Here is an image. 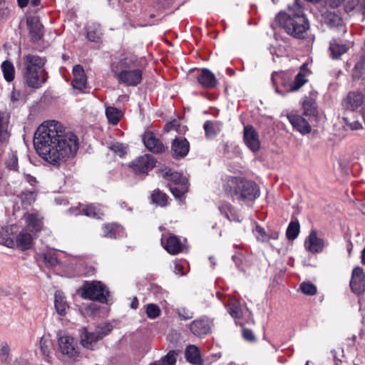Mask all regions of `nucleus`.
Wrapping results in <instances>:
<instances>
[{"label":"nucleus","mask_w":365,"mask_h":365,"mask_svg":"<svg viewBox=\"0 0 365 365\" xmlns=\"http://www.w3.org/2000/svg\"><path fill=\"white\" fill-rule=\"evenodd\" d=\"M111 330L112 326L110 324L98 325L92 331L83 327L79 329L80 343L83 347L93 350L97 342L108 335Z\"/></svg>","instance_id":"6"},{"label":"nucleus","mask_w":365,"mask_h":365,"mask_svg":"<svg viewBox=\"0 0 365 365\" xmlns=\"http://www.w3.org/2000/svg\"><path fill=\"white\" fill-rule=\"evenodd\" d=\"M54 297V306L56 312L61 316H65L69 309V305L63 293L61 291H56Z\"/></svg>","instance_id":"28"},{"label":"nucleus","mask_w":365,"mask_h":365,"mask_svg":"<svg viewBox=\"0 0 365 365\" xmlns=\"http://www.w3.org/2000/svg\"><path fill=\"white\" fill-rule=\"evenodd\" d=\"M287 118L292 125L301 134L306 135L311 132V125L302 116L292 112L287 115Z\"/></svg>","instance_id":"20"},{"label":"nucleus","mask_w":365,"mask_h":365,"mask_svg":"<svg viewBox=\"0 0 365 365\" xmlns=\"http://www.w3.org/2000/svg\"><path fill=\"white\" fill-rule=\"evenodd\" d=\"M157 362H159L160 365H175L176 363L175 353L170 351Z\"/></svg>","instance_id":"49"},{"label":"nucleus","mask_w":365,"mask_h":365,"mask_svg":"<svg viewBox=\"0 0 365 365\" xmlns=\"http://www.w3.org/2000/svg\"><path fill=\"white\" fill-rule=\"evenodd\" d=\"M73 79L72 86L73 88L82 91L86 88L87 78L83 67L80 65H76L73 68Z\"/></svg>","instance_id":"23"},{"label":"nucleus","mask_w":365,"mask_h":365,"mask_svg":"<svg viewBox=\"0 0 365 365\" xmlns=\"http://www.w3.org/2000/svg\"><path fill=\"white\" fill-rule=\"evenodd\" d=\"M27 226L31 231L38 232L41 227V221L35 214L27 213L24 215Z\"/></svg>","instance_id":"37"},{"label":"nucleus","mask_w":365,"mask_h":365,"mask_svg":"<svg viewBox=\"0 0 365 365\" xmlns=\"http://www.w3.org/2000/svg\"><path fill=\"white\" fill-rule=\"evenodd\" d=\"M348 50L346 44L339 43L336 39H333L329 43L330 56L332 58H338Z\"/></svg>","instance_id":"33"},{"label":"nucleus","mask_w":365,"mask_h":365,"mask_svg":"<svg viewBox=\"0 0 365 365\" xmlns=\"http://www.w3.org/2000/svg\"><path fill=\"white\" fill-rule=\"evenodd\" d=\"M350 287L354 293L361 294L365 290V274L363 269L359 267H355L352 271Z\"/></svg>","instance_id":"16"},{"label":"nucleus","mask_w":365,"mask_h":365,"mask_svg":"<svg viewBox=\"0 0 365 365\" xmlns=\"http://www.w3.org/2000/svg\"><path fill=\"white\" fill-rule=\"evenodd\" d=\"M102 33L99 25L89 26L87 28V37L91 41H96L101 38Z\"/></svg>","instance_id":"46"},{"label":"nucleus","mask_w":365,"mask_h":365,"mask_svg":"<svg viewBox=\"0 0 365 365\" xmlns=\"http://www.w3.org/2000/svg\"><path fill=\"white\" fill-rule=\"evenodd\" d=\"M140 61L134 55H127L114 63L112 71L119 83L136 86L142 81L143 71L139 68Z\"/></svg>","instance_id":"3"},{"label":"nucleus","mask_w":365,"mask_h":365,"mask_svg":"<svg viewBox=\"0 0 365 365\" xmlns=\"http://www.w3.org/2000/svg\"><path fill=\"white\" fill-rule=\"evenodd\" d=\"M344 0H326V3L331 8H336L343 2Z\"/></svg>","instance_id":"63"},{"label":"nucleus","mask_w":365,"mask_h":365,"mask_svg":"<svg viewBox=\"0 0 365 365\" xmlns=\"http://www.w3.org/2000/svg\"><path fill=\"white\" fill-rule=\"evenodd\" d=\"M325 246L324 240L319 237L315 230H312L304 241L305 250L312 254L322 252Z\"/></svg>","instance_id":"15"},{"label":"nucleus","mask_w":365,"mask_h":365,"mask_svg":"<svg viewBox=\"0 0 365 365\" xmlns=\"http://www.w3.org/2000/svg\"><path fill=\"white\" fill-rule=\"evenodd\" d=\"M39 347L43 359L50 362L52 359L51 341L48 338L42 336L39 341Z\"/></svg>","instance_id":"34"},{"label":"nucleus","mask_w":365,"mask_h":365,"mask_svg":"<svg viewBox=\"0 0 365 365\" xmlns=\"http://www.w3.org/2000/svg\"><path fill=\"white\" fill-rule=\"evenodd\" d=\"M219 210L220 212L230 221L240 222V215L230 203H222L219 207Z\"/></svg>","instance_id":"30"},{"label":"nucleus","mask_w":365,"mask_h":365,"mask_svg":"<svg viewBox=\"0 0 365 365\" xmlns=\"http://www.w3.org/2000/svg\"><path fill=\"white\" fill-rule=\"evenodd\" d=\"M343 1L344 2L346 11H352L359 3L358 0H344Z\"/></svg>","instance_id":"59"},{"label":"nucleus","mask_w":365,"mask_h":365,"mask_svg":"<svg viewBox=\"0 0 365 365\" xmlns=\"http://www.w3.org/2000/svg\"><path fill=\"white\" fill-rule=\"evenodd\" d=\"M106 115L110 123L116 125L122 118L123 113L120 110L110 106L106 108Z\"/></svg>","instance_id":"35"},{"label":"nucleus","mask_w":365,"mask_h":365,"mask_svg":"<svg viewBox=\"0 0 365 365\" xmlns=\"http://www.w3.org/2000/svg\"><path fill=\"white\" fill-rule=\"evenodd\" d=\"M58 350L67 360L78 361L81 358V351L77 340L69 334H57Z\"/></svg>","instance_id":"7"},{"label":"nucleus","mask_w":365,"mask_h":365,"mask_svg":"<svg viewBox=\"0 0 365 365\" xmlns=\"http://www.w3.org/2000/svg\"><path fill=\"white\" fill-rule=\"evenodd\" d=\"M103 236L110 239H116L124 236L123 228L118 224H108L103 227Z\"/></svg>","instance_id":"27"},{"label":"nucleus","mask_w":365,"mask_h":365,"mask_svg":"<svg viewBox=\"0 0 365 365\" xmlns=\"http://www.w3.org/2000/svg\"><path fill=\"white\" fill-rule=\"evenodd\" d=\"M83 214L88 217L101 218L103 211L100 205H90L83 210Z\"/></svg>","instance_id":"41"},{"label":"nucleus","mask_w":365,"mask_h":365,"mask_svg":"<svg viewBox=\"0 0 365 365\" xmlns=\"http://www.w3.org/2000/svg\"><path fill=\"white\" fill-rule=\"evenodd\" d=\"M1 70L4 79L7 82H11L14 79L15 69L13 63L9 61H5L1 64Z\"/></svg>","instance_id":"36"},{"label":"nucleus","mask_w":365,"mask_h":365,"mask_svg":"<svg viewBox=\"0 0 365 365\" xmlns=\"http://www.w3.org/2000/svg\"><path fill=\"white\" fill-rule=\"evenodd\" d=\"M243 140L252 152L257 153L260 150L261 143L259 135L252 125H247L244 127Z\"/></svg>","instance_id":"13"},{"label":"nucleus","mask_w":365,"mask_h":365,"mask_svg":"<svg viewBox=\"0 0 365 365\" xmlns=\"http://www.w3.org/2000/svg\"><path fill=\"white\" fill-rule=\"evenodd\" d=\"M300 225L298 221H292L287 229L286 235L289 240H295L299 233Z\"/></svg>","instance_id":"42"},{"label":"nucleus","mask_w":365,"mask_h":365,"mask_svg":"<svg viewBox=\"0 0 365 365\" xmlns=\"http://www.w3.org/2000/svg\"><path fill=\"white\" fill-rule=\"evenodd\" d=\"M227 310L232 317L240 319L242 316V310L240 302L235 299H231L227 306Z\"/></svg>","instance_id":"39"},{"label":"nucleus","mask_w":365,"mask_h":365,"mask_svg":"<svg viewBox=\"0 0 365 365\" xmlns=\"http://www.w3.org/2000/svg\"><path fill=\"white\" fill-rule=\"evenodd\" d=\"M23 77L26 85L38 88L45 83L46 73L43 68L44 58L33 54H27L23 58Z\"/></svg>","instance_id":"4"},{"label":"nucleus","mask_w":365,"mask_h":365,"mask_svg":"<svg viewBox=\"0 0 365 365\" xmlns=\"http://www.w3.org/2000/svg\"><path fill=\"white\" fill-rule=\"evenodd\" d=\"M33 237L31 234L26 232H21L16 236V246L21 250H29L32 244Z\"/></svg>","instance_id":"31"},{"label":"nucleus","mask_w":365,"mask_h":365,"mask_svg":"<svg viewBox=\"0 0 365 365\" xmlns=\"http://www.w3.org/2000/svg\"><path fill=\"white\" fill-rule=\"evenodd\" d=\"M10 354V349L8 344H4L0 349V359L1 361H6Z\"/></svg>","instance_id":"53"},{"label":"nucleus","mask_w":365,"mask_h":365,"mask_svg":"<svg viewBox=\"0 0 365 365\" xmlns=\"http://www.w3.org/2000/svg\"><path fill=\"white\" fill-rule=\"evenodd\" d=\"M211 324L209 319L202 318L193 321L190 324V329L194 335L202 336L210 332Z\"/></svg>","instance_id":"21"},{"label":"nucleus","mask_w":365,"mask_h":365,"mask_svg":"<svg viewBox=\"0 0 365 365\" xmlns=\"http://www.w3.org/2000/svg\"><path fill=\"white\" fill-rule=\"evenodd\" d=\"M84 299H91L104 303L107 301L109 292L106 287L99 281H86L78 290Z\"/></svg>","instance_id":"8"},{"label":"nucleus","mask_w":365,"mask_h":365,"mask_svg":"<svg viewBox=\"0 0 365 365\" xmlns=\"http://www.w3.org/2000/svg\"><path fill=\"white\" fill-rule=\"evenodd\" d=\"M343 351L341 349H338L337 350L334 349L331 351V354L334 358L335 365H343V360L337 357V355H340L342 354Z\"/></svg>","instance_id":"58"},{"label":"nucleus","mask_w":365,"mask_h":365,"mask_svg":"<svg viewBox=\"0 0 365 365\" xmlns=\"http://www.w3.org/2000/svg\"><path fill=\"white\" fill-rule=\"evenodd\" d=\"M272 81L275 86V91L278 93L284 94L285 93L294 91V90H292L294 86L291 78L287 73H273Z\"/></svg>","instance_id":"12"},{"label":"nucleus","mask_w":365,"mask_h":365,"mask_svg":"<svg viewBox=\"0 0 365 365\" xmlns=\"http://www.w3.org/2000/svg\"><path fill=\"white\" fill-rule=\"evenodd\" d=\"M143 142L145 148L150 152L158 154L165 151L163 143L153 132L146 131L143 135Z\"/></svg>","instance_id":"14"},{"label":"nucleus","mask_w":365,"mask_h":365,"mask_svg":"<svg viewBox=\"0 0 365 365\" xmlns=\"http://www.w3.org/2000/svg\"><path fill=\"white\" fill-rule=\"evenodd\" d=\"M196 78L197 82L203 88L212 89L218 84L215 75L208 68L199 70Z\"/></svg>","instance_id":"17"},{"label":"nucleus","mask_w":365,"mask_h":365,"mask_svg":"<svg viewBox=\"0 0 365 365\" xmlns=\"http://www.w3.org/2000/svg\"><path fill=\"white\" fill-rule=\"evenodd\" d=\"M159 175L167 180L170 181L169 187L170 192L175 198L182 200L184 195L187 192L188 185L186 178L178 172H173L170 169L160 170Z\"/></svg>","instance_id":"9"},{"label":"nucleus","mask_w":365,"mask_h":365,"mask_svg":"<svg viewBox=\"0 0 365 365\" xmlns=\"http://www.w3.org/2000/svg\"><path fill=\"white\" fill-rule=\"evenodd\" d=\"M309 74V71L307 68V65L304 63L301 67L299 73L296 76L294 80L292 81V85L294 91L299 90L302 86H303L307 82V76Z\"/></svg>","instance_id":"29"},{"label":"nucleus","mask_w":365,"mask_h":365,"mask_svg":"<svg viewBox=\"0 0 365 365\" xmlns=\"http://www.w3.org/2000/svg\"><path fill=\"white\" fill-rule=\"evenodd\" d=\"M287 9V13L279 12L275 17L276 22L287 34L298 39L304 38L309 29V23L299 1L295 0L292 5L288 6Z\"/></svg>","instance_id":"2"},{"label":"nucleus","mask_w":365,"mask_h":365,"mask_svg":"<svg viewBox=\"0 0 365 365\" xmlns=\"http://www.w3.org/2000/svg\"><path fill=\"white\" fill-rule=\"evenodd\" d=\"M190 144L185 138H176L171 146V152L174 158H183L189 152Z\"/></svg>","instance_id":"22"},{"label":"nucleus","mask_w":365,"mask_h":365,"mask_svg":"<svg viewBox=\"0 0 365 365\" xmlns=\"http://www.w3.org/2000/svg\"><path fill=\"white\" fill-rule=\"evenodd\" d=\"M185 263H182L180 262H175L174 263V272L179 275L182 276L185 274L184 271Z\"/></svg>","instance_id":"55"},{"label":"nucleus","mask_w":365,"mask_h":365,"mask_svg":"<svg viewBox=\"0 0 365 365\" xmlns=\"http://www.w3.org/2000/svg\"><path fill=\"white\" fill-rule=\"evenodd\" d=\"M242 334L243 338L247 341H255V339L253 332L252 331V330H250L249 329H245V328L243 329Z\"/></svg>","instance_id":"57"},{"label":"nucleus","mask_w":365,"mask_h":365,"mask_svg":"<svg viewBox=\"0 0 365 365\" xmlns=\"http://www.w3.org/2000/svg\"><path fill=\"white\" fill-rule=\"evenodd\" d=\"M267 237H268V242L270 240H277L278 239L279 237V232L277 231H275V230H269L268 232H267Z\"/></svg>","instance_id":"64"},{"label":"nucleus","mask_w":365,"mask_h":365,"mask_svg":"<svg viewBox=\"0 0 365 365\" xmlns=\"http://www.w3.org/2000/svg\"><path fill=\"white\" fill-rule=\"evenodd\" d=\"M24 177L25 180L31 186H35L37 183L36 178L29 174H24Z\"/></svg>","instance_id":"61"},{"label":"nucleus","mask_w":365,"mask_h":365,"mask_svg":"<svg viewBox=\"0 0 365 365\" xmlns=\"http://www.w3.org/2000/svg\"><path fill=\"white\" fill-rule=\"evenodd\" d=\"M253 233L257 241L262 242H268L267 232L263 227H260L259 225L255 226V229L253 230Z\"/></svg>","instance_id":"48"},{"label":"nucleus","mask_w":365,"mask_h":365,"mask_svg":"<svg viewBox=\"0 0 365 365\" xmlns=\"http://www.w3.org/2000/svg\"><path fill=\"white\" fill-rule=\"evenodd\" d=\"M36 190H24L18 195V197L24 205H31L36 201Z\"/></svg>","instance_id":"40"},{"label":"nucleus","mask_w":365,"mask_h":365,"mask_svg":"<svg viewBox=\"0 0 365 365\" xmlns=\"http://www.w3.org/2000/svg\"><path fill=\"white\" fill-rule=\"evenodd\" d=\"M43 260L47 267H53L59 264L57 254L53 250H48L43 255Z\"/></svg>","instance_id":"43"},{"label":"nucleus","mask_w":365,"mask_h":365,"mask_svg":"<svg viewBox=\"0 0 365 365\" xmlns=\"http://www.w3.org/2000/svg\"><path fill=\"white\" fill-rule=\"evenodd\" d=\"M6 166L8 169L16 170L18 168V158L16 154L11 153L9 155L6 160Z\"/></svg>","instance_id":"51"},{"label":"nucleus","mask_w":365,"mask_h":365,"mask_svg":"<svg viewBox=\"0 0 365 365\" xmlns=\"http://www.w3.org/2000/svg\"><path fill=\"white\" fill-rule=\"evenodd\" d=\"M109 149L116 155L122 157L126 153V148L120 143H114L109 145Z\"/></svg>","instance_id":"52"},{"label":"nucleus","mask_w":365,"mask_h":365,"mask_svg":"<svg viewBox=\"0 0 365 365\" xmlns=\"http://www.w3.org/2000/svg\"><path fill=\"white\" fill-rule=\"evenodd\" d=\"M17 232V227L15 225H6L0 229V244L9 248L16 247L15 233Z\"/></svg>","instance_id":"18"},{"label":"nucleus","mask_w":365,"mask_h":365,"mask_svg":"<svg viewBox=\"0 0 365 365\" xmlns=\"http://www.w3.org/2000/svg\"><path fill=\"white\" fill-rule=\"evenodd\" d=\"M185 356L186 360L194 365H203L200 349L195 345H189L185 349Z\"/></svg>","instance_id":"26"},{"label":"nucleus","mask_w":365,"mask_h":365,"mask_svg":"<svg viewBox=\"0 0 365 365\" xmlns=\"http://www.w3.org/2000/svg\"><path fill=\"white\" fill-rule=\"evenodd\" d=\"M145 312L148 318L154 319L160 315L161 310L157 304L151 303L145 306Z\"/></svg>","instance_id":"47"},{"label":"nucleus","mask_w":365,"mask_h":365,"mask_svg":"<svg viewBox=\"0 0 365 365\" xmlns=\"http://www.w3.org/2000/svg\"><path fill=\"white\" fill-rule=\"evenodd\" d=\"M302 107L305 115H315L317 113L316 103L310 98L304 101Z\"/></svg>","instance_id":"45"},{"label":"nucleus","mask_w":365,"mask_h":365,"mask_svg":"<svg viewBox=\"0 0 365 365\" xmlns=\"http://www.w3.org/2000/svg\"><path fill=\"white\" fill-rule=\"evenodd\" d=\"M161 243L167 252L171 255L178 254L183 250L182 244L180 242L178 237L175 235L170 236L166 240L165 243L163 242L162 239Z\"/></svg>","instance_id":"25"},{"label":"nucleus","mask_w":365,"mask_h":365,"mask_svg":"<svg viewBox=\"0 0 365 365\" xmlns=\"http://www.w3.org/2000/svg\"><path fill=\"white\" fill-rule=\"evenodd\" d=\"M156 160L150 155H141L130 164L131 170L135 174H147L155 165Z\"/></svg>","instance_id":"11"},{"label":"nucleus","mask_w":365,"mask_h":365,"mask_svg":"<svg viewBox=\"0 0 365 365\" xmlns=\"http://www.w3.org/2000/svg\"><path fill=\"white\" fill-rule=\"evenodd\" d=\"M27 26L33 39L38 41L42 36L43 25L36 16H31L27 18Z\"/></svg>","instance_id":"24"},{"label":"nucleus","mask_w":365,"mask_h":365,"mask_svg":"<svg viewBox=\"0 0 365 365\" xmlns=\"http://www.w3.org/2000/svg\"><path fill=\"white\" fill-rule=\"evenodd\" d=\"M178 314L179 317L183 320H187L192 317V314L185 309H179Z\"/></svg>","instance_id":"60"},{"label":"nucleus","mask_w":365,"mask_h":365,"mask_svg":"<svg viewBox=\"0 0 365 365\" xmlns=\"http://www.w3.org/2000/svg\"><path fill=\"white\" fill-rule=\"evenodd\" d=\"M225 192L233 200L252 201L259 196L257 185L251 180L230 177L224 185Z\"/></svg>","instance_id":"5"},{"label":"nucleus","mask_w":365,"mask_h":365,"mask_svg":"<svg viewBox=\"0 0 365 365\" xmlns=\"http://www.w3.org/2000/svg\"><path fill=\"white\" fill-rule=\"evenodd\" d=\"M302 292L307 295H314L317 292V287L311 282H303L300 285Z\"/></svg>","instance_id":"50"},{"label":"nucleus","mask_w":365,"mask_h":365,"mask_svg":"<svg viewBox=\"0 0 365 365\" xmlns=\"http://www.w3.org/2000/svg\"><path fill=\"white\" fill-rule=\"evenodd\" d=\"M168 195L160 192L159 190L153 191L151 195L152 202L161 207L165 206L168 203Z\"/></svg>","instance_id":"44"},{"label":"nucleus","mask_w":365,"mask_h":365,"mask_svg":"<svg viewBox=\"0 0 365 365\" xmlns=\"http://www.w3.org/2000/svg\"><path fill=\"white\" fill-rule=\"evenodd\" d=\"M9 113L6 110H0V126H8Z\"/></svg>","instance_id":"54"},{"label":"nucleus","mask_w":365,"mask_h":365,"mask_svg":"<svg viewBox=\"0 0 365 365\" xmlns=\"http://www.w3.org/2000/svg\"><path fill=\"white\" fill-rule=\"evenodd\" d=\"M343 127L346 130H358L362 129V124L357 120L349 116L342 118Z\"/></svg>","instance_id":"38"},{"label":"nucleus","mask_w":365,"mask_h":365,"mask_svg":"<svg viewBox=\"0 0 365 365\" xmlns=\"http://www.w3.org/2000/svg\"><path fill=\"white\" fill-rule=\"evenodd\" d=\"M365 104V88L362 90L349 91L341 101L346 110L355 111Z\"/></svg>","instance_id":"10"},{"label":"nucleus","mask_w":365,"mask_h":365,"mask_svg":"<svg viewBox=\"0 0 365 365\" xmlns=\"http://www.w3.org/2000/svg\"><path fill=\"white\" fill-rule=\"evenodd\" d=\"M322 19L325 24L329 28L336 29L338 31L345 34L346 30L343 24L341 18L332 11H327L322 14Z\"/></svg>","instance_id":"19"},{"label":"nucleus","mask_w":365,"mask_h":365,"mask_svg":"<svg viewBox=\"0 0 365 365\" xmlns=\"http://www.w3.org/2000/svg\"><path fill=\"white\" fill-rule=\"evenodd\" d=\"M9 133L8 131V126H0V141L6 142L9 140Z\"/></svg>","instance_id":"56"},{"label":"nucleus","mask_w":365,"mask_h":365,"mask_svg":"<svg viewBox=\"0 0 365 365\" xmlns=\"http://www.w3.org/2000/svg\"><path fill=\"white\" fill-rule=\"evenodd\" d=\"M21 98V93L19 91H13L11 94V100L14 103L19 101Z\"/></svg>","instance_id":"62"},{"label":"nucleus","mask_w":365,"mask_h":365,"mask_svg":"<svg viewBox=\"0 0 365 365\" xmlns=\"http://www.w3.org/2000/svg\"><path fill=\"white\" fill-rule=\"evenodd\" d=\"M34 145L38 154L46 162L57 165L78 148V138L72 133H66L63 125L56 120L43 122L37 128Z\"/></svg>","instance_id":"1"},{"label":"nucleus","mask_w":365,"mask_h":365,"mask_svg":"<svg viewBox=\"0 0 365 365\" xmlns=\"http://www.w3.org/2000/svg\"><path fill=\"white\" fill-rule=\"evenodd\" d=\"M203 128L205 131V135L208 138H212L220 133L222 128V123L220 121L207 120L205 122Z\"/></svg>","instance_id":"32"}]
</instances>
